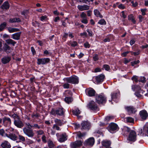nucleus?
Returning a JSON list of instances; mask_svg holds the SVG:
<instances>
[{"label": "nucleus", "instance_id": "6", "mask_svg": "<svg viewBox=\"0 0 148 148\" xmlns=\"http://www.w3.org/2000/svg\"><path fill=\"white\" fill-rule=\"evenodd\" d=\"M50 113L51 114L54 115H57L61 116L64 114V111L63 108H59L56 110L54 108H52Z\"/></svg>", "mask_w": 148, "mask_h": 148}, {"label": "nucleus", "instance_id": "23", "mask_svg": "<svg viewBox=\"0 0 148 148\" xmlns=\"http://www.w3.org/2000/svg\"><path fill=\"white\" fill-rule=\"evenodd\" d=\"M77 8L79 10L83 11L89 10L90 8V6L86 5H79L77 6Z\"/></svg>", "mask_w": 148, "mask_h": 148}, {"label": "nucleus", "instance_id": "30", "mask_svg": "<svg viewBox=\"0 0 148 148\" xmlns=\"http://www.w3.org/2000/svg\"><path fill=\"white\" fill-rule=\"evenodd\" d=\"M69 45H71L72 47H75L78 45L77 42L76 41H73V42L70 41L69 42L68 44Z\"/></svg>", "mask_w": 148, "mask_h": 148}, {"label": "nucleus", "instance_id": "25", "mask_svg": "<svg viewBox=\"0 0 148 148\" xmlns=\"http://www.w3.org/2000/svg\"><path fill=\"white\" fill-rule=\"evenodd\" d=\"M94 13L95 16L97 17H99L100 18H102L103 16L101 14L99 10L97 9H95L94 10Z\"/></svg>", "mask_w": 148, "mask_h": 148}, {"label": "nucleus", "instance_id": "24", "mask_svg": "<svg viewBox=\"0 0 148 148\" xmlns=\"http://www.w3.org/2000/svg\"><path fill=\"white\" fill-rule=\"evenodd\" d=\"M102 144L104 147H111V142L110 140H104L102 142Z\"/></svg>", "mask_w": 148, "mask_h": 148}, {"label": "nucleus", "instance_id": "36", "mask_svg": "<svg viewBox=\"0 0 148 148\" xmlns=\"http://www.w3.org/2000/svg\"><path fill=\"white\" fill-rule=\"evenodd\" d=\"M98 24L101 25H105L106 24V22L104 19H101L99 21Z\"/></svg>", "mask_w": 148, "mask_h": 148}, {"label": "nucleus", "instance_id": "55", "mask_svg": "<svg viewBox=\"0 0 148 148\" xmlns=\"http://www.w3.org/2000/svg\"><path fill=\"white\" fill-rule=\"evenodd\" d=\"M112 118V116H107L104 119L105 121H106V123H107L109 121L110 119Z\"/></svg>", "mask_w": 148, "mask_h": 148}, {"label": "nucleus", "instance_id": "28", "mask_svg": "<svg viewBox=\"0 0 148 148\" xmlns=\"http://www.w3.org/2000/svg\"><path fill=\"white\" fill-rule=\"evenodd\" d=\"M1 7L3 9H8L9 7L8 2V1L4 2L1 6Z\"/></svg>", "mask_w": 148, "mask_h": 148}, {"label": "nucleus", "instance_id": "22", "mask_svg": "<svg viewBox=\"0 0 148 148\" xmlns=\"http://www.w3.org/2000/svg\"><path fill=\"white\" fill-rule=\"evenodd\" d=\"M21 34V32H16L12 34L11 36V37L13 39L15 40H19L20 38V36Z\"/></svg>", "mask_w": 148, "mask_h": 148}, {"label": "nucleus", "instance_id": "53", "mask_svg": "<svg viewBox=\"0 0 148 148\" xmlns=\"http://www.w3.org/2000/svg\"><path fill=\"white\" fill-rule=\"evenodd\" d=\"M84 46L86 48H89L90 47V45L88 42L86 41L84 43Z\"/></svg>", "mask_w": 148, "mask_h": 148}, {"label": "nucleus", "instance_id": "46", "mask_svg": "<svg viewBox=\"0 0 148 148\" xmlns=\"http://www.w3.org/2000/svg\"><path fill=\"white\" fill-rule=\"evenodd\" d=\"M146 78L144 77L141 76L140 79H138L139 82H141L143 83H145L146 82Z\"/></svg>", "mask_w": 148, "mask_h": 148}, {"label": "nucleus", "instance_id": "59", "mask_svg": "<svg viewBox=\"0 0 148 148\" xmlns=\"http://www.w3.org/2000/svg\"><path fill=\"white\" fill-rule=\"evenodd\" d=\"M18 138H19V139L21 141H23V142H24L25 141V138L21 135H19V136H18Z\"/></svg>", "mask_w": 148, "mask_h": 148}, {"label": "nucleus", "instance_id": "27", "mask_svg": "<svg viewBox=\"0 0 148 148\" xmlns=\"http://www.w3.org/2000/svg\"><path fill=\"white\" fill-rule=\"evenodd\" d=\"M94 0H77V2L83 3L88 5L90 4V1L93 2Z\"/></svg>", "mask_w": 148, "mask_h": 148}, {"label": "nucleus", "instance_id": "2", "mask_svg": "<svg viewBox=\"0 0 148 148\" xmlns=\"http://www.w3.org/2000/svg\"><path fill=\"white\" fill-rule=\"evenodd\" d=\"M96 102L99 104H103L106 103L107 101V97L103 93L97 95L95 96Z\"/></svg>", "mask_w": 148, "mask_h": 148}, {"label": "nucleus", "instance_id": "1", "mask_svg": "<svg viewBox=\"0 0 148 148\" xmlns=\"http://www.w3.org/2000/svg\"><path fill=\"white\" fill-rule=\"evenodd\" d=\"M10 116L11 118L13 119L14 124L17 127L21 128L23 126L24 124L17 113L12 114V112H10Z\"/></svg>", "mask_w": 148, "mask_h": 148}, {"label": "nucleus", "instance_id": "64", "mask_svg": "<svg viewBox=\"0 0 148 148\" xmlns=\"http://www.w3.org/2000/svg\"><path fill=\"white\" fill-rule=\"evenodd\" d=\"M148 47V44L145 43V45H142L140 47V48L142 49H144L145 48H147Z\"/></svg>", "mask_w": 148, "mask_h": 148}, {"label": "nucleus", "instance_id": "57", "mask_svg": "<svg viewBox=\"0 0 148 148\" xmlns=\"http://www.w3.org/2000/svg\"><path fill=\"white\" fill-rule=\"evenodd\" d=\"M31 51L32 53L33 56H34L36 54V51L35 49L33 47H31Z\"/></svg>", "mask_w": 148, "mask_h": 148}, {"label": "nucleus", "instance_id": "38", "mask_svg": "<svg viewBox=\"0 0 148 148\" xmlns=\"http://www.w3.org/2000/svg\"><path fill=\"white\" fill-rule=\"evenodd\" d=\"M6 26V23L5 22H4L1 23L0 25V32L3 30L5 28Z\"/></svg>", "mask_w": 148, "mask_h": 148}, {"label": "nucleus", "instance_id": "44", "mask_svg": "<svg viewBox=\"0 0 148 148\" xmlns=\"http://www.w3.org/2000/svg\"><path fill=\"white\" fill-rule=\"evenodd\" d=\"M39 23L37 21H35L32 22V25L33 26L36 27H39Z\"/></svg>", "mask_w": 148, "mask_h": 148}, {"label": "nucleus", "instance_id": "58", "mask_svg": "<svg viewBox=\"0 0 148 148\" xmlns=\"http://www.w3.org/2000/svg\"><path fill=\"white\" fill-rule=\"evenodd\" d=\"M47 18L46 15L42 16L40 18V20L42 21H43L45 20Z\"/></svg>", "mask_w": 148, "mask_h": 148}, {"label": "nucleus", "instance_id": "4", "mask_svg": "<svg viewBox=\"0 0 148 148\" xmlns=\"http://www.w3.org/2000/svg\"><path fill=\"white\" fill-rule=\"evenodd\" d=\"M65 93L64 98V101L68 104H69L73 101L72 97L73 93L70 90H66L65 91Z\"/></svg>", "mask_w": 148, "mask_h": 148}, {"label": "nucleus", "instance_id": "17", "mask_svg": "<svg viewBox=\"0 0 148 148\" xmlns=\"http://www.w3.org/2000/svg\"><path fill=\"white\" fill-rule=\"evenodd\" d=\"M24 133L28 136L33 137L34 135L33 130L30 129H28L26 127H24L23 129Z\"/></svg>", "mask_w": 148, "mask_h": 148}, {"label": "nucleus", "instance_id": "37", "mask_svg": "<svg viewBox=\"0 0 148 148\" xmlns=\"http://www.w3.org/2000/svg\"><path fill=\"white\" fill-rule=\"evenodd\" d=\"M51 53L49 52V51L47 50H45L43 52L44 56L46 57H48L51 56Z\"/></svg>", "mask_w": 148, "mask_h": 148}, {"label": "nucleus", "instance_id": "5", "mask_svg": "<svg viewBox=\"0 0 148 148\" xmlns=\"http://www.w3.org/2000/svg\"><path fill=\"white\" fill-rule=\"evenodd\" d=\"M107 129L110 133H112L118 131L119 129V127L116 123H111L107 127Z\"/></svg>", "mask_w": 148, "mask_h": 148}, {"label": "nucleus", "instance_id": "63", "mask_svg": "<svg viewBox=\"0 0 148 148\" xmlns=\"http://www.w3.org/2000/svg\"><path fill=\"white\" fill-rule=\"evenodd\" d=\"M82 23L84 24H87L88 23V21L86 18H83L81 21Z\"/></svg>", "mask_w": 148, "mask_h": 148}, {"label": "nucleus", "instance_id": "32", "mask_svg": "<svg viewBox=\"0 0 148 148\" xmlns=\"http://www.w3.org/2000/svg\"><path fill=\"white\" fill-rule=\"evenodd\" d=\"M8 143V142L5 141L1 144V145L4 148H9Z\"/></svg>", "mask_w": 148, "mask_h": 148}, {"label": "nucleus", "instance_id": "15", "mask_svg": "<svg viewBox=\"0 0 148 148\" xmlns=\"http://www.w3.org/2000/svg\"><path fill=\"white\" fill-rule=\"evenodd\" d=\"M85 92L87 95L89 97H93L95 95L96 92L92 88H90L86 89Z\"/></svg>", "mask_w": 148, "mask_h": 148}, {"label": "nucleus", "instance_id": "43", "mask_svg": "<svg viewBox=\"0 0 148 148\" xmlns=\"http://www.w3.org/2000/svg\"><path fill=\"white\" fill-rule=\"evenodd\" d=\"M86 133L85 132L82 133L80 132H79V133L77 135V136L79 138H82V137L85 136Z\"/></svg>", "mask_w": 148, "mask_h": 148}, {"label": "nucleus", "instance_id": "29", "mask_svg": "<svg viewBox=\"0 0 148 148\" xmlns=\"http://www.w3.org/2000/svg\"><path fill=\"white\" fill-rule=\"evenodd\" d=\"M21 21L20 19L18 18H10V23L19 22Z\"/></svg>", "mask_w": 148, "mask_h": 148}, {"label": "nucleus", "instance_id": "34", "mask_svg": "<svg viewBox=\"0 0 148 148\" xmlns=\"http://www.w3.org/2000/svg\"><path fill=\"white\" fill-rule=\"evenodd\" d=\"M105 69V70L107 71H109L110 70V66L107 64H104L103 65V67L101 69L103 70Z\"/></svg>", "mask_w": 148, "mask_h": 148}, {"label": "nucleus", "instance_id": "14", "mask_svg": "<svg viewBox=\"0 0 148 148\" xmlns=\"http://www.w3.org/2000/svg\"><path fill=\"white\" fill-rule=\"evenodd\" d=\"M88 108L90 110H95L98 108L97 106L96 103L93 101H91L88 104Z\"/></svg>", "mask_w": 148, "mask_h": 148}, {"label": "nucleus", "instance_id": "8", "mask_svg": "<svg viewBox=\"0 0 148 148\" xmlns=\"http://www.w3.org/2000/svg\"><path fill=\"white\" fill-rule=\"evenodd\" d=\"M9 37V35L6 34H5L3 35V38L4 40H5V42L4 43L3 47L4 50L7 52H8L7 50L9 49V40L7 39Z\"/></svg>", "mask_w": 148, "mask_h": 148}, {"label": "nucleus", "instance_id": "26", "mask_svg": "<svg viewBox=\"0 0 148 148\" xmlns=\"http://www.w3.org/2000/svg\"><path fill=\"white\" fill-rule=\"evenodd\" d=\"M128 20L129 21H131L133 24H135L136 21L132 14H131L128 16Z\"/></svg>", "mask_w": 148, "mask_h": 148}, {"label": "nucleus", "instance_id": "19", "mask_svg": "<svg viewBox=\"0 0 148 148\" xmlns=\"http://www.w3.org/2000/svg\"><path fill=\"white\" fill-rule=\"evenodd\" d=\"M120 95V92H114L111 93V100H109L110 102H111L112 100L116 102V99L118 98L119 95Z\"/></svg>", "mask_w": 148, "mask_h": 148}, {"label": "nucleus", "instance_id": "7", "mask_svg": "<svg viewBox=\"0 0 148 148\" xmlns=\"http://www.w3.org/2000/svg\"><path fill=\"white\" fill-rule=\"evenodd\" d=\"M124 108L129 115L135 114L137 111L136 108L133 106H125Z\"/></svg>", "mask_w": 148, "mask_h": 148}, {"label": "nucleus", "instance_id": "13", "mask_svg": "<svg viewBox=\"0 0 148 148\" xmlns=\"http://www.w3.org/2000/svg\"><path fill=\"white\" fill-rule=\"evenodd\" d=\"M37 64L38 65L45 64L49 63L50 61L49 58H38L37 60Z\"/></svg>", "mask_w": 148, "mask_h": 148}, {"label": "nucleus", "instance_id": "51", "mask_svg": "<svg viewBox=\"0 0 148 148\" xmlns=\"http://www.w3.org/2000/svg\"><path fill=\"white\" fill-rule=\"evenodd\" d=\"M29 12V10H25L23 11L22 12H21V14L22 15H23L24 16H26L28 13Z\"/></svg>", "mask_w": 148, "mask_h": 148}, {"label": "nucleus", "instance_id": "11", "mask_svg": "<svg viewBox=\"0 0 148 148\" xmlns=\"http://www.w3.org/2000/svg\"><path fill=\"white\" fill-rule=\"evenodd\" d=\"M82 145V142L80 140L71 142L70 144L71 148H80Z\"/></svg>", "mask_w": 148, "mask_h": 148}, {"label": "nucleus", "instance_id": "41", "mask_svg": "<svg viewBox=\"0 0 148 148\" xmlns=\"http://www.w3.org/2000/svg\"><path fill=\"white\" fill-rule=\"evenodd\" d=\"M126 121L127 122L130 123H132L134 122V120L133 118L132 117H128L126 118Z\"/></svg>", "mask_w": 148, "mask_h": 148}, {"label": "nucleus", "instance_id": "39", "mask_svg": "<svg viewBox=\"0 0 148 148\" xmlns=\"http://www.w3.org/2000/svg\"><path fill=\"white\" fill-rule=\"evenodd\" d=\"M2 62L3 64H5L9 62V58L8 57H5L2 59Z\"/></svg>", "mask_w": 148, "mask_h": 148}, {"label": "nucleus", "instance_id": "33", "mask_svg": "<svg viewBox=\"0 0 148 148\" xmlns=\"http://www.w3.org/2000/svg\"><path fill=\"white\" fill-rule=\"evenodd\" d=\"M18 138V137L15 134L10 133V139L13 140H16Z\"/></svg>", "mask_w": 148, "mask_h": 148}, {"label": "nucleus", "instance_id": "47", "mask_svg": "<svg viewBox=\"0 0 148 148\" xmlns=\"http://www.w3.org/2000/svg\"><path fill=\"white\" fill-rule=\"evenodd\" d=\"M131 79L133 81L135 82L136 83H137L138 81V76L136 75H134L132 77Z\"/></svg>", "mask_w": 148, "mask_h": 148}, {"label": "nucleus", "instance_id": "9", "mask_svg": "<svg viewBox=\"0 0 148 148\" xmlns=\"http://www.w3.org/2000/svg\"><path fill=\"white\" fill-rule=\"evenodd\" d=\"M95 142L94 138L91 137L86 140L84 142V145L87 147H91L94 145Z\"/></svg>", "mask_w": 148, "mask_h": 148}, {"label": "nucleus", "instance_id": "40", "mask_svg": "<svg viewBox=\"0 0 148 148\" xmlns=\"http://www.w3.org/2000/svg\"><path fill=\"white\" fill-rule=\"evenodd\" d=\"M20 31V29L18 28L10 27V33L18 32Z\"/></svg>", "mask_w": 148, "mask_h": 148}, {"label": "nucleus", "instance_id": "52", "mask_svg": "<svg viewBox=\"0 0 148 148\" xmlns=\"http://www.w3.org/2000/svg\"><path fill=\"white\" fill-rule=\"evenodd\" d=\"M98 56V55L97 54H95L92 58L93 60L95 61H98L99 60Z\"/></svg>", "mask_w": 148, "mask_h": 148}, {"label": "nucleus", "instance_id": "60", "mask_svg": "<svg viewBox=\"0 0 148 148\" xmlns=\"http://www.w3.org/2000/svg\"><path fill=\"white\" fill-rule=\"evenodd\" d=\"M147 11V9L146 8L145 9H140V11L142 12V14L143 16H144L146 15L145 12Z\"/></svg>", "mask_w": 148, "mask_h": 148}, {"label": "nucleus", "instance_id": "48", "mask_svg": "<svg viewBox=\"0 0 148 148\" xmlns=\"http://www.w3.org/2000/svg\"><path fill=\"white\" fill-rule=\"evenodd\" d=\"M10 92H11V93H10V96L12 98L16 96V92L13 90L10 89Z\"/></svg>", "mask_w": 148, "mask_h": 148}, {"label": "nucleus", "instance_id": "56", "mask_svg": "<svg viewBox=\"0 0 148 148\" xmlns=\"http://www.w3.org/2000/svg\"><path fill=\"white\" fill-rule=\"evenodd\" d=\"M130 53V52L129 51H126L124 52L121 53V56L123 57H125L127 56V54Z\"/></svg>", "mask_w": 148, "mask_h": 148}, {"label": "nucleus", "instance_id": "18", "mask_svg": "<svg viewBox=\"0 0 148 148\" xmlns=\"http://www.w3.org/2000/svg\"><path fill=\"white\" fill-rule=\"evenodd\" d=\"M105 76L103 74H101L96 76L95 79L96 82L98 84H99L102 82L105 78Z\"/></svg>", "mask_w": 148, "mask_h": 148}, {"label": "nucleus", "instance_id": "35", "mask_svg": "<svg viewBox=\"0 0 148 148\" xmlns=\"http://www.w3.org/2000/svg\"><path fill=\"white\" fill-rule=\"evenodd\" d=\"M55 122L57 124L60 126H61L63 124L62 121L61 120L57 119H55Z\"/></svg>", "mask_w": 148, "mask_h": 148}, {"label": "nucleus", "instance_id": "54", "mask_svg": "<svg viewBox=\"0 0 148 148\" xmlns=\"http://www.w3.org/2000/svg\"><path fill=\"white\" fill-rule=\"evenodd\" d=\"M140 62V61L139 60H135L134 62H131V65L132 66H134L136 64H138Z\"/></svg>", "mask_w": 148, "mask_h": 148}, {"label": "nucleus", "instance_id": "12", "mask_svg": "<svg viewBox=\"0 0 148 148\" xmlns=\"http://www.w3.org/2000/svg\"><path fill=\"white\" fill-rule=\"evenodd\" d=\"M136 133L135 131L132 130L129 133L128 139L130 141L134 142L136 140Z\"/></svg>", "mask_w": 148, "mask_h": 148}, {"label": "nucleus", "instance_id": "61", "mask_svg": "<svg viewBox=\"0 0 148 148\" xmlns=\"http://www.w3.org/2000/svg\"><path fill=\"white\" fill-rule=\"evenodd\" d=\"M16 43V42L15 41L10 39V44L12 45L13 46H14L15 44Z\"/></svg>", "mask_w": 148, "mask_h": 148}, {"label": "nucleus", "instance_id": "49", "mask_svg": "<svg viewBox=\"0 0 148 148\" xmlns=\"http://www.w3.org/2000/svg\"><path fill=\"white\" fill-rule=\"evenodd\" d=\"M86 31L88 33L89 36L92 37L93 36V32L91 29H86Z\"/></svg>", "mask_w": 148, "mask_h": 148}, {"label": "nucleus", "instance_id": "16", "mask_svg": "<svg viewBox=\"0 0 148 148\" xmlns=\"http://www.w3.org/2000/svg\"><path fill=\"white\" fill-rule=\"evenodd\" d=\"M82 126V130H88L90 127V123L87 121H84L81 124Z\"/></svg>", "mask_w": 148, "mask_h": 148}, {"label": "nucleus", "instance_id": "50", "mask_svg": "<svg viewBox=\"0 0 148 148\" xmlns=\"http://www.w3.org/2000/svg\"><path fill=\"white\" fill-rule=\"evenodd\" d=\"M0 134L2 136H7L8 137H9V136H8V135L5 133H4V131L3 129H1L0 130Z\"/></svg>", "mask_w": 148, "mask_h": 148}, {"label": "nucleus", "instance_id": "20", "mask_svg": "<svg viewBox=\"0 0 148 148\" xmlns=\"http://www.w3.org/2000/svg\"><path fill=\"white\" fill-rule=\"evenodd\" d=\"M139 114L142 120H146L148 116V114L146 110H144L140 111Z\"/></svg>", "mask_w": 148, "mask_h": 148}, {"label": "nucleus", "instance_id": "31", "mask_svg": "<svg viewBox=\"0 0 148 148\" xmlns=\"http://www.w3.org/2000/svg\"><path fill=\"white\" fill-rule=\"evenodd\" d=\"M73 114L78 116V115L80 114V111L78 108H77L74 110H73L72 111Z\"/></svg>", "mask_w": 148, "mask_h": 148}, {"label": "nucleus", "instance_id": "3", "mask_svg": "<svg viewBox=\"0 0 148 148\" xmlns=\"http://www.w3.org/2000/svg\"><path fill=\"white\" fill-rule=\"evenodd\" d=\"M65 81L72 84H78L79 83V78L77 76L73 75L71 77L64 78Z\"/></svg>", "mask_w": 148, "mask_h": 148}, {"label": "nucleus", "instance_id": "10", "mask_svg": "<svg viewBox=\"0 0 148 148\" xmlns=\"http://www.w3.org/2000/svg\"><path fill=\"white\" fill-rule=\"evenodd\" d=\"M56 135L58 137V140L60 143H63L66 141L67 139L66 134L65 133L60 135L59 133H57Z\"/></svg>", "mask_w": 148, "mask_h": 148}, {"label": "nucleus", "instance_id": "45", "mask_svg": "<svg viewBox=\"0 0 148 148\" xmlns=\"http://www.w3.org/2000/svg\"><path fill=\"white\" fill-rule=\"evenodd\" d=\"M70 84L69 83L66 82L62 85V86L64 89H69L70 88Z\"/></svg>", "mask_w": 148, "mask_h": 148}, {"label": "nucleus", "instance_id": "21", "mask_svg": "<svg viewBox=\"0 0 148 148\" xmlns=\"http://www.w3.org/2000/svg\"><path fill=\"white\" fill-rule=\"evenodd\" d=\"M132 88L133 91L135 90L136 92H142V94H143V92H145V91L141 89L140 86L138 85L135 84L132 85Z\"/></svg>", "mask_w": 148, "mask_h": 148}, {"label": "nucleus", "instance_id": "42", "mask_svg": "<svg viewBox=\"0 0 148 148\" xmlns=\"http://www.w3.org/2000/svg\"><path fill=\"white\" fill-rule=\"evenodd\" d=\"M48 146L49 148H53L55 146V145L52 141H50L48 142Z\"/></svg>", "mask_w": 148, "mask_h": 148}, {"label": "nucleus", "instance_id": "62", "mask_svg": "<svg viewBox=\"0 0 148 148\" xmlns=\"http://www.w3.org/2000/svg\"><path fill=\"white\" fill-rule=\"evenodd\" d=\"M118 8L120 9H124L125 8V7L124 5L122 3H121L118 6Z\"/></svg>", "mask_w": 148, "mask_h": 148}]
</instances>
